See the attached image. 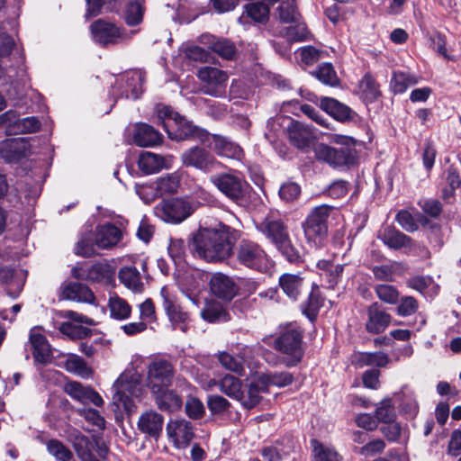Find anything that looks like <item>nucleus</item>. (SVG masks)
Wrapping results in <instances>:
<instances>
[{"instance_id": "f257e3e1", "label": "nucleus", "mask_w": 461, "mask_h": 461, "mask_svg": "<svg viewBox=\"0 0 461 461\" xmlns=\"http://www.w3.org/2000/svg\"><path fill=\"white\" fill-rule=\"evenodd\" d=\"M239 230L222 222L200 225L189 242L191 253L210 263L222 262L233 253Z\"/></svg>"}, {"instance_id": "f03ea898", "label": "nucleus", "mask_w": 461, "mask_h": 461, "mask_svg": "<svg viewBox=\"0 0 461 461\" xmlns=\"http://www.w3.org/2000/svg\"><path fill=\"white\" fill-rule=\"evenodd\" d=\"M257 229L287 261L299 263L303 260L302 247L293 242L288 226L281 219L267 216Z\"/></svg>"}, {"instance_id": "7ed1b4c3", "label": "nucleus", "mask_w": 461, "mask_h": 461, "mask_svg": "<svg viewBox=\"0 0 461 461\" xmlns=\"http://www.w3.org/2000/svg\"><path fill=\"white\" fill-rule=\"evenodd\" d=\"M158 118L168 137L175 140H197L200 142L205 131L193 125L169 106L157 107Z\"/></svg>"}, {"instance_id": "20e7f679", "label": "nucleus", "mask_w": 461, "mask_h": 461, "mask_svg": "<svg viewBox=\"0 0 461 461\" xmlns=\"http://www.w3.org/2000/svg\"><path fill=\"white\" fill-rule=\"evenodd\" d=\"M113 402L118 408L131 411L133 407L131 398L142 394L141 375L134 370H126L113 383Z\"/></svg>"}, {"instance_id": "39448f33", "label": "nucleus", "mask_w": 461, "mask_h": 461, "mask_svg": "<svg viewBox=\"0 0 461 461\" xmlns=\"http://www.w3.org/2000/svg\"><path fill=\"white\" fill-rule=\"evenodd\" d=\"M333 207L321 204L311 210L303 222L305 239L309 243L319 246L328 234V219Z\"/></svg>"}, {"instance_id": "423d86ee", "label": "nucleus", "mask_w": 461, "mask_h": 461, "mask_svg": "<svg viewBox=\"0 0 461 461\" xmlns=\"http://www.w3.org/2000/svg\"><path fill=\"white\" fill-rule=\"evenodd\" d=\"M267 126L275 131L282 128L286 131L291 143L301 149L308 148L313 139L311 127L289 116L277 115L267 122Z\"/></svg>"}, {"instance_id": "0eeeda50", "label": "nucleus", "mask_w": 461, "mask_h": 461, "mask_svg": "<svg viewBox=\"0 0 461 461\" xmlns=\"http://www.w3.org/2000/svg\"><path fill=\"white\" fill-rule=\"evenodd\" d=\"M236 258L242 266L264 273L271 267V260L264 249L251 240H242L236 249Z\"/></svg>"}, {"instance_id": "6e6552de", "label": "nucleus", "mask_w": 461, "mask_h": 461, "mask_svg": "<svg viewBox=\"0 0 461 461\" xmlns=\"http://www.w3.org/2000/svg\"><path fill=\"white\" fill-rule=\"evenodd\" d=\"M210 182L232 202L244 198L248 185L242 176L234 170L212 175Z\"/></svg>"}, {"instance_id": "1a4fd4ad", "label": "nucleus", "mask_w": 461, "mask_h": 461, "mask_svg": "<svg viewBox=\"0 0 461 461\" xmlns=\"http://www.w3.org/2000/svg\"><path fill=\"white\" fill-rule=\"evenodd\" d=\"M302 331L295 326L287 328L276 340L275 348L289 357L286 365L295 366L303 357Z\"/></svg>"}, {"instance_id": "9d476101", "label": "nucleus", "mask_w": 461, "mask_h": 461, "mask_svg": "<svg viewBox=\"0 0 461 461\" xmlns=\"http://www.w3.org/2000/svg\"><path fill=\"white\" fill-rule=\"evenodd\" d=\"M71 273L76 279L99 284L111 283L115 274L113 267L105 261L74 267Z\"/></svg>"}, {"instance_id": "9b49d317", "label": "nucleus", "mask_w": 461, "mask_h": 461, "mask_svg": "<svg viewBox=\"0 0 461 461\" xmlns=\"http://www.w3.org/2000/svg\"><path fill=\"white\" fill-rule=\"evenodd\" d=\"M197 77L202 81V92L215 97L225 94L228 75L217 68L203 67L197 71Z\"/></svg>"}, {"instance_id": "f8f14e48", "label": "nucleus", "mask_w": 461, "mask_h": 461, "mask_svg": "<svg viewBox=\"0 0 461 461\" xmlns=\"http://www.w3.org/2000/svg\"><path fill=\"white\" fill-rule=\"evenodd\" d=\"M181 161L185 167H194L203 173L214 171L221 167L213 155L198 146L185 149L181 154Z\"/></svg>"}, {"instance_id": "ddd939ff", "label": "nucleus", "mask_w": 461, "mask_h": 461, "mask_svg": "<svg viewBox=\"0 0 461 461\" xmlns=\"http://www.w3.org/2000/svg\"><path fill=\"white\" fill-rule=\"evenodd\" d=\"M196 209L194 203L183 198H172L164 201L159 208L160 217L167 222L180 223L187 219Z\"/></svg>"}, {"instance_id": "4468645a", "label": "nucleus", "mask_w": 461, "mask_h": 461, "mask_svg": "<svg viewBox=\"0 0 461 461\" xmlns=\"http://www.w3.org/2000/svg\"><path fill=\"white\" fill-rule=\"evenodd\" d=\"M163 309L175 328L185 332L187 330V322L189 321V313L183 310L179 304L176 295L171 292L167 286H163L160 290Z\"/></svg>"}, {"instance_id": "2eb2a0df", "label": "nucleus", "mask_w": 461, "mask_h": 461, "mask_svg": "<svg viewBox=\"0 0 461 461\" xmlns=\"http://www.w3.org/2000/svg\"><path fill=\"white\" fill-rule=\"evenodd\" d=\"M174 378V367L172 364L165 359L152 361L148 367V386L150 391L162 387H169Z\"/></svg>"}, {"instance_id": "dca6fc26", "label": "nucleus", "mask_w": 461, "mask_h": 461, "mask_svg": "<svg viewBox=\"0 0 461 461\" xmlns=\"http://www.w3.org/2000/svg\"><path fill=\"white\" fill-rule=\"evenodd\" d=\"M319 160L324 161L332 167H341L353 164L356 158V150L353 148L335 149L325 144H320L315 150Z\"/></svg>"}, {"instance_id": "f3484780", "label": "nucleus", "mask_w": 461, "mask_h": 461, "mask_svg": "<svg viewBox=\"0 0 461 461\" xmlns=\"http://www.w3.org/2000/svg\"><path fill=\"white\" fill-rule=\"evenodd\" d=\"M0 125H5L9 134L32 133L41 128V122L37 117L18 118L14 111H7L0 115Z\"/></svg>"}, {"instance_id": "a211bd4d", "label": "nucleus", "mask_w": 461, "mask_h": 461, "mask_svg": "<svg viewBox=\"0 0 461 461\" xmlns=\"http://www.w3.org/2000/svg\"><path fill=\"white\" fill-rule=\"evenodd\" d=\"M167 434L176 448H185L194 437V427L186 420H172L167 425Z\"/></svg>"}, {"instance_id": "6ab92c4d", "label": "nucleus", "mask_w": 461, "mask_h": 461, "mask_svg": "<svg viewBox=\"0 0 461 461\" xmlns=\"http://www.w3.org/2000/svg\"><path fill=\"white\" fill-rule=\"evenodd\" d=\"M143 81L144 77L141 72H131L116 83L113 95L119 94L121 97L136 100L142 94Z\"/></svg>"}, {"instance_id": "aec40b11", "label": "nucleus", "mask_w": 461, "mask_h": 461, "mask_svg": "<svg viewBox=\"0 0 461 461\" xmlns=\"http://www.w3.org/2000/svg\"><path fill=\"white\" fill-rule=\"evenodd\" d=\"M201 143L214 150L218 155L227 158H238L241 153V149L236 143L224 136L210 134L206 131Z\"/></svg>"}, {"instance_id": "412c9836", "label": "nucleus", "mask_w": 461, "mask_h": 461, "mask_svg": "<svg viewBox=\"0 0 461 461\" xmlns=\"http://www.w3.org/2000/svg\"><path fill=\"white\" fill-rule=\"evenodd\" d=\"M30 152V144L25 138L7 139L0 142V156L6 162H17Z\"/></svg>"}, {"instance_id": "4be33fe9", "label": "nucleus", "mask_w": 461, "mask_h": 461, "mask_svg": "<svg viewBox=\"0 0 461 461\" xmlns=\"http://www.w3.org/2000/svg\"><path fill=\"white\" fill-rule=\"evenodd\" d=\"M65 392L71 398L83 404L93 403L96 407L104 405L103 398L95 390L89 386H84L78 382H69L66 384Z\"/></svg>"}, {"instance_id": "5701e85b", "label": "nucleus", "mask_w": 461, "mask_h": 461, "mask_svg": "<svg viewBox=\"0 0 461 461\" xmlns=\"http://www.w3.org/2000/svg\"><path fill=\"white\" fill-rule=\"evenodd\" d=\"M201 42L221 59L232 60L237 57V48L233 41L226 38H218L212 34L201 36Z\"/></svg>"}, {"instance_id": "b1692460", "label": "nucleus", "mask_w": 461, "mask_h": 461, "mask_svg": "<svg viewBox=\"0 0 461 461\" xmlns=\"http://www.w3.org/2000/svg\"><path fill=\"white\" fill-rule=\"evenodd\" d=\"M210 289L215 296L226 301H230L239 291L235 281L222 273L212 275L210 280Z\"/></svg>"}, {"instance_id": "393cba45", "label": "nucleus", "mask_w": 461, "mask_h": 461, "mask_svg": "<svg viewBox=\"0 0 461 461\" xmlns=\"http://www.w3.org/2000/svg\"><path fill=\"white\" fill-rule=\"evenodd\" d=\"M174 157L172 155L160 156L149 151L142 152L138 160L139 168L145 174H154L163 168L172 167Z\"/></svg>"}, {"instance_id": "a878e982", "label": "nucleus", "mask_w": 461, "mask_h": 461, "mask_svg": "<svg viewBox=\"0 0 461 461\" xmlns=\"http://www.w3.org/2000/svg\"><path fill=\"white\" fill-rule=\"evenodd\" d=\"M90 29L95 41L101 45L116 43L122 37L119 28L103 20L95 21Z\"/></svg>"}, {"instance_id": "bb28decb", "label": "nucleus", "mask_w": 461, "mask_h": 461, "mask_svg": "<svg viewBox=\"0 0 461 461\" xmlns=\"http://www.w3.org/2000/svg\"><path fill=\"white\" fill-rule=\"evenodd\" d=\"M61 296L64 299L96 304V299L90 288L81 283L69 282L61 287Z\"/></svg>"}, {"instance_id": "cd10ccee", "label": "nucleus", "mask_w": 461, "mask_h": 461, "mask_svg": "<svg viewBox=\"0 0 461 461\" xmlns=\"http://www.w3.org/2000/svg\"><path fill=\"white\" fill-rule=\"evenodd\" d=\"M367 315L366 329L369 333H381L390 324L391 315L382 310L377 303H374L368 307Z\"/></svg>"}, {"instance_id": "c85d7f7f", "label": "nucleus", "mask_w": 461, "mask_h": 461, "mask_svg": "<svg viewBox=\"0 0 461 461\" xmlns=\"http://www.w3.org/2000/svg\"><path fill=\"white\" fill-rule=\"evenodd\" d=\"M320 106L323 111L340 122L353 121L357 116V113L348 105L334 98H321Z\"/></svg>"}, {"instance_id": "c756f323", "label": "nucleus", "mask_w": 461, "mask_h": 461, "mask_svg": "<svg viewBox=\"0 0 461 461\" xmlns=\"http://www.w3.org/2000/svg\"><path fill=\"white\" fill-rule=\"evenodd\" d=\"M151 393L158 408L161 411L174 412L182 407L183 402L180 396L173 390H169L168 387L157 389L154 386V391Z\"/></svg>"}, {"instance_id": "7c9ffc66", "label": "nucleus", "mask_w": 461, "mask_h": 461, "mask_svg": "<svg viewBox=\"0 0 461 461\" xmlns=\"http://www.w3.org/2000/svg\"><path fill=\"white\" fill-rule=\"evenodd\" d=\"M295 445L292 438L286 437L276 441L273 446L264 447L261 455L267 461H281L295 450Z\"/></svg>"}, {"instance_id": "2f4dec72", "label": "nucleus", "mask_w": 461, "mask_h": 461, "mask_svg": "<svg viewBox=\"0 0 461 461\" xmlns=\"http://www.w3.org/2000/svg\"><path fill=\"white\" fill-rule=\"evenodd\" d=\"M122 237L121 230L112 223L98 226L95 230V244L99 249H107L115 246Z\"/></svg>"}, {"instance_id": "473e14b6", "label": "nucleus", "mask_w": 461, "mask_h": 461, "mask_svg": "<svg viewBox=\"0 0 461 461\" xmlns=\"http://www.w3.org/2000/svg\"><path fill=\"white\" fill-rule=\"evenodd\" d=\"M378 237L386 246L393 249H411L413 247L412 240L409 236L389 226L381 230Z\"/></svg>"}, {"instance_id": "72a5a7b5", "label": "nucleus", "mask_w": 461, "mask_h": 461, "mask_svg": "<svg viewBox=\"0 0 461 461\" xmlns=\"http://www.w3.org/2000/svg\"><path fill=\"white\" fill-rule=\"evenodd\" d=\"M133 141L140 147L155 146L162 141V135L150 125L140 123L135 126Z\"/></svg>"}, {"instance_id": "f704fd0d", "label": "nucleus", "mask_w": 461, "mask_h": 461, "mask_svg": "<svg viewBox=\"0 0 461 461\" xmlns=\"http://www.w3.org/2000/svg\"><path fill=\"white\" fill-rule=\"evenodd\" d=\"M163 424V416L153 411L143 413L138 421L140 430L150 437L158 436L162 430Z\"/></svg>"}, {"instance_id": "c9c22d12", "label": "nucleus", "mask_w": 461, "mask_h": 461, "mask_svg": "<svg viewBox=\"0 0 461 461\" xmlns=\"http://www.w3.org/2000/svg\"><path fill=\"white\" fill-rule=\"evenodd\" d=\"M30 343L33 348L32 355L36 362L45 364L51 358L50 346L45 336L32 330L30 333Z\"/></svg>"}, {"instance_id": "e433bc0d", "label": "nucleus", "mask_w": 461, "mask_h": 461, "mask_svg": "<svg viewBox=\"0 0 461 461\" xmlns=\"http://www.w3.org/2000/svg\"><path fill=\"white\" fill-rule=\"evenodd\" d=\"M0 284L5 285L6 294L16 298L23 290L24 280L11 268H0Z\"/></svg>"}, {"instance_id": "4c0bfd02", "label": "nucleus", "mask_w": 461, "mask_h": 461, "mask_svg": "<svg viewBox=\"0 0 461 461\" xmlns=\"http://www.w3.org/2000/svg\"><path fill=\"white\" fill-rule=\"evenodd\" d=\"M407 286L427 297H434L439 291V285L429 276H415L406 281Z\"/></svg>"}, {"instance_id": "58836bf2", "label": "nucleus", "mask_w": 461, "mask_h": 461, "mask_svg": "<svg viewBox=\"0 0 461 461\" xmlns=\"http://www.w3.org/2000/svg\"><path fill=\"white\" fill-rule=\"evenodd\" d=\"M279 285L289 298L296 301L303 289V278L300 275L286 273L279 277Z\"/></svg>"}, {"instance_id": "ea45409f", "label": "nucleus", "mask_w": 461, "mask_h": 461, "mask_svg": "<svg viewBox=\"0 0 461 461\" xmlns=\"http://www.w3.org/2000/svg\"><path fill=\"white\" fill-rule=\"evenodd\" d=\"M353 363L357 367L362 368L366 366L384 367L389 363V357L382 351L360 352L354 356Z\"/></svg>"}, {"instance_id": "a19ab883", "label": "nucleus", "mask_w": 461, "mask_h": 461, "mask_svg": "<svg viewBox=\"0 0 461 461\" xmlns=\"http://www.w3.org/2000/svg\"><path fill=\"white\" fill-rule=\"evenodd\" d=\"M258 377L259 385L266 391L270 385L284 387L293 382V375L288 372L263 373Z\"/></svg>"}, {"instance_id": "79ce46f5", "label": "nucleus", "mask_w": 461, "mask_h": 461, "mask_svg": "<svg viewBox=\"0 0 461 461\" xmlns=\"http://www.w3.org/2000/svg\"><path fill=\"white\" fill-rule=\"evenodd\" d=\"M120 281L134 292H141L143 284L139 270L135 267H124L119 272Z\"/></svg>"}, {"instance_id": "37998d69", "label": "nucleus", "mask_w": 461, "mask_h": 461, "mask_svg": "<svg viewBox=\"0 0 461 461\" xmlns=\"http://www.w3.org/2000/svg\"><path fill=\"white\" fill-rule=\"evenodd\" d=\"M277 14L280 21L285 23H298L302 18L296 0L283 1L277 8Z\"/></svg>"}, {"instance_id": "c03bdc74", "label": "nucleus", "mask_w": 461, "mask_h": 461, "mask_svg": "<svg viewBox=\"0 0 461 461\" xmlns=\"http://www.w3.org/2000/svg\"><path fill=\"white\" fill-rule=\"evenodd\" d=\"M70 437L78 457L82 461H93V456L90 452L91 442L89 438L77 430L73 432Z\"/></svg>"}, {"instance_id": "a18cd8bd", "label": "nucleus", "mask_w": 461, "mask_h": 461, "mask_svg": "<svg viewBox=\"0 0 461 461\" xmlns=\"http://www.w3.org/2000/svg\"><path fill=\"white\" fill-rule=\"evenodd\" d=\"M359 92L366 102H374L380 95L379 85L370 74H366L359 82Z\"/></svg>"}, {"instance_id": "49530a36", "label": "nucleus", "mask_w": 461, "mask_h": 461, "mask_svg": "<svg viewBox=\"0 0 461 461\" xmlns=\"http://www.w3.org/2000/svg\"><path fill=\"white\" fill-rule=\"evenodd\" d=\"M109 310L111 317L119 321L128 319L131 312L129 303L119 296L110 298Z\"/></svg>"}, {"instance_id": "de8ad7c7", "label": "nucleus", "mask_w": 461, "mask_h": 461, "mask_svg": "<svg viewBox=\"0 0 461 461\" xmlns=\"http://www.w3.org/2000/svg\"><path fill=\"white\" fill-rule=\"evenodd\" d=\"M64 366L67 371L74 373L83 378H87L92 375V370L86 361L77 355L68 356Z\"/></svg>"}, {"instance_id": "09e8293b", "label": "nucleus", "mask_w": 461, "mask_h": 461, "mask_svg": "<svg viewBox=\"0 0 461 461\" xmlns=\"http://www.w3.org/2000/svg\"><path fill=\"white\" fill-rule=\"evenodd\" d=\"M312 75L321 82L330 86L339 85V77L330 63H322L318 66Z\"/></svg>"}, {"instance_id": "8fccbe9b", "label": "nucleus", "mask_w": 461, "mask_h": 461, "mask_svg": "<svg viewBox=\"0 0 461 461\" xmlns=\"http://www.w3.org/2000/svg\"><path fill=\"white\" fill-rule=\"evenodd\" d=\"M201 315L203 320L209 322L226 321L229 319L228 313L217 303H208L201 312Z\"/></svg>"}, {"instance_id": "3c124183", "label": "nucleus", "mask_w": 461, "mask_h": 461, "mask_svg": "<svg viewBox=\"0 0 461 461\" xmlns=\"http://www.w3.org/2000/svg\"><path fill=\"white\" fill-rule=\"evenodd\" d=\"M178 186L179 178L177 176L172 174L158 178L156 181L155 189L158 196H159L166 194H173L176 192Z\"/></svg>"}, {"instance_id": "603ef678", "label": "nucleus", "mask_w": 461, "mask_h": 461, "mask_svg": "<svg viewBox=\"0 0 461 461\" xmlns=\"http://www.w3.org/2000/svg\"><path fill=\"white\" fill-rule=\"evenodd\" d=\"M219 387L227 396L235 399V397L240 395L242 385L240 379L233 375H226L219 381Z\"/></svg>"}, {"instance_id": "864d4df0", "label": "nucleus", "mask_w": 461, "mask_h": 461, "mask_svg": "<svg viewBox=\"0 0 461 461\" xmlns=\"http://www.w3.org/2000/svg\"><path fill=\"white\" fill-rule=\"evenodd\" d=\"M246 14L257 23H266L269 16V7L262 2H252L246 6Z\"/></svg>"}, {"instance_id": "5fc2aeb1", "label": "nucleus", "mask_w": 461, "mask_h": 461, "mask_svg": "<svg viewBox=\"0 0 461 461\" xmlns=\"http://www.w3.org/2000/svg\"><path fill=\"white\" fill-rule=\"evenodd\" d=\"M313 447V461H339V454L332 448L324 446L316 439L312 440Z\"/></svg>"}, {"instance_id": "6e6d98bb", "label": "nucleus", "mask_w": 461, "mask_h": 461, "mask_svg": "<svg viewBox=\"0 0 461 461\" xmlns=\"http://www.w3.org/2000/svg\"><path fill=\"white\" fill-rule=\"evenodd\" d=\"M416 83L417 80L413 76L403 72H395L391 80V86L395 94H402Z\"/></svg>"}, {"instance_id": "4d7b16f0", "label": "nucleus", "mask_w": 461, "mask_h": 461, "mask_svg": "<svg viewBox=\"0 0 461 461\" xmlns=\"http://www.w3.org/2000/svg\"><path fill=\"white\" fill-rule=\"evenodd\" d=\"M47 450L57 461H70L73 456L72 452L58 439L49 440Z\"/></svg>"}, {"instance_id": "13d9d810", "label": "nucleus", "mask_w": 461, "mask_h": 461, "mask_svg": "<svg viewBox=\"0 0 461 461\" xmlns=\"http://www.w3.org/2000/svg\"><path fill=\"white\" fill-rule=\"evenodd\" d=\"M218 358L224 368L239 375L243 374V358L241 357L232 356L229 353L221 352L219 354Z\"/></svg>"}, {"instance_id": "bf43d9fd", "label": "nucleus", "mask_w": 461, "mask_h": 461, "mask_svg": "<svg viewBox=\"0 0 461 461\" xmlns=\"http://www.w3.org/2000/svg\"><path fill=\"white\" fill-rule=\"evenodd\" d=\"M395 411L391 399H384L375 410V418L384 423L394 421Z\"/></svg>"}, {"instance_id": "052dcab7", "label": "nucleus", "mask_w": 461, "mask_h": 461, "mask_svg": "<svg viewBox=\"0 0 461 461\" xmlns=\"http://www.w3.org/2000/svg\"><path fill=\"white\" fill-rule=\"evenodd\" d=\"M294 26L287 27L285 31V37L290 42L303 41L309 39L310 32L308 31L305 23H295Z\"/></svg>"}, {"instance_id": "680f3d73", "label": "nucleus", "mask_w": 461, "mask_h": 461, "mask_svg": "<svg viewBox=\"0 0 461 461\" xmlns=\"http://www.w3.org/2000/svg\"><path fill=\"white\" fill-rule=\"evenodd\" d=\"M377 297L388 304H395L399 300L398 290L391 285H378L375 288Z\"/></svg>"}, {"instance_id": "e2e57ef3", "label": "nucleus", "mask_w": 461, "mask_h": 461, "mask_svg": "<svg viewBox=\"0 0 461 461\" xmlns=\"http://www.w3.org/2000/svg\"><path fill=\"white\" fill-rule=\"evenodd\" d=\"M77 413L97 429L104 430L105 429V420L97 410L85 407L78 409Z\"/></svg>"}, {"instance_id": "0e129e2a", "label": "nucleus", "mask_w": 461, "mask_h": 461, "mask_svg": "<svg viewBox=\"0 0 461 461\" xmlns=\"http://www.w3.org/2000/svg\"><path fill=\"white\" fill-rule=\"evenodd\" d=\"M143 7L138 2L131 3L126 9L125 21L130 26H134L142 22Z\"/></svg>"}, {"instance_id": "69168bd1", "label": "nucleus", "mask_w": 461, "mask_h": 461, "mask_svg": "<svg viewBox=\"0 0 461 461\" xmlns=\"http://www.w3.org/2000/svg\"><path fill=\"white\" fill-rule=\"evenodd\" d=\"M185 412L191 419H200L204 414V406L197 397L188 396L185 402Z\"/></svg>"}, {"instance_id": "338daca9", "label": "nucleus", "mask_w": 461, "mask_h": 461, "mask_svg": "<svg viewBox=\"0 0 461 461\" xmlns=\"http://www.w3.org/2000/svg\"><path fill=\"white\" fill-rule=\"evenodd\" d=\"M167 250L174 262L180 263L185 254V241L182 239L171 238Z\"/></svg>"}, {"instance_id": "774afa93", "label": "nucleus", "mask_w": 461, "mask_h": 461, "mask_svg": "<svg viewBox=\"0 0 461 461\" xmlns=\"http://www.w3.org/2000/svg\"><path fill=\"white\" fill-rule=\"evenodd\" d=\"M419 308L417 300L412 296H404L401 299L397 306V314L402 317H407L414 314Z\"/></svg>"}]
</instances>
